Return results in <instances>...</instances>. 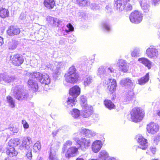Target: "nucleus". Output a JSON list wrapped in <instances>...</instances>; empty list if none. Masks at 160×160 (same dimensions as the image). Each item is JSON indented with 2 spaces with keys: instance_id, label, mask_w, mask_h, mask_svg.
<instances>
[{
  "instance_id": "46",
  "label": "nucleus",
  "mask_w": 160,
  "mask_h": 160,
  "mask_svg": "<svg viewBox=\"0 0 160 160\" xmlns=\"http://www.w3.org/2000/svg\"><path fill=\"white\" fill-rule=\"evenodd\" d=\"M108 154L106 151L103 150L101 151L99 154V157L102 159H103L108 157Z\"/></svg>"
},
{
  "instance_id": "4",
  "label": "nucleus",
  "mask_w": 160,
  "mask_h": 160,
  "mask_svg": "<svg viewBox=\"0 0 160 160\" xmlns=\"http://www.w3.org/2000/svg\"><path fill=\"white\" fill-rule=\"evenodd\" d=\"M131 119L134 122H138L143 119L144 112L139 108H133L130 112Z\"/></svg>"
},
{
  "instance_id": "35",
  "label": "nucleus",
  "mask_w": 160,
  "mask_h": 160,
  "mask_svg": "<svg viewBox=\"0 0 160 160\" xmlns=\"http://www.w3.org/2000/svg\"><path fill=\"white\" fill-rule=\"evenodd\" d=\"M140 4L142 10L145 12H148L149 11V5L146 2V0L140 2Z\"/></svg>"
},
{
  "instance_id": "36",
  "label": "nucleus",
  "mask_w": 160,
  "mask_h": 160,
  "mask_svg": "<svg viewBox=\"0 0 160 160\" xmlns=\"http://www.w3.org/2000/svg\"><path fill=\"white\" fill-rule=\"evenodd\" d=\"M84 85L85 86L89 85L92 81V77L90 76H86L83 78Z\"/></svg>"
},
{
  "instance_id": "40",
  "label": "nucleus",
  "mask_w": 160,
  "mask_h": 160,
  "mask_svg": "<svg viewBox=\"0 0 160 160\" xmlns=\"http://www.w3.org/2000/svg\"><path fill=\"white\" fill-rule=\"evenodd\" d=\"M77 3L81 6L85 7L89 3L88 0H77Z\"/></svg>"
},
{
  "instance_id": "17",
  "label": "nucleus",
  "mask_w": 160,
  "mask_h": 160,
  "mask_svg": "<svg viewBox=\"0 0 160 160\" xmlns=\"http://www.w3.org/2000/svg\"><path fill=\"white\" fill-rule=\"evenodd\" d=\"M137 138H138L137 141L139 144L138 147L143 150L146 149L148 147L147 140L140 135L138 136Z\"/></svg>"
},
{
  "instance_id": "61",
  "label": "nucleus",
  "mask_w": 160,
  "mask_h": 160,
  "mask_svg": "<svg viewBox=\"0 0 160 160\" xmlns=\"http://www.w3.org/2000/svg\"><path fill=\"white\" fill-rule=\"evenodd\" d=\"M105 160H116L115 159V158H109L107 159H106Z\"/></svg>"
},
{
  "instance_id": "19",
  "label": "nucleus",
  "mask_w": 160,
  "mask_h": 160,
  "mask_svg": "<svg viewBox=\"0 0 160 160\" xmlns=\"http://www.w3.org/2000/svg\"><path fill=\"white\" fill-rule=\"evenodd\" d=\"M102 144L101 141L97 140L93 142L92 144V148L95 153L98 152L101 149Z\"/></svg>"
},
{
  "instance_id": "8",
  "label": "nucleus",
  "mask_w": 160,
  "mask_h": 160,
  "mask_svg": "<svg viewBox=\"0 0 160 160\" xmlns=\"http://www.w3.org/2000/svg\"><path fill=\"white\" fill-rule=\"evenodd\" d=\"M56 65V68L55 69H53V68H52V66L50 63L46 66L48 68H50V69L53 71V72L54 73V77L56 78L58 77L60 75V71L62 69L64 68V64L63 62H59L57 63Z\"/></svg>"
},
{
  "instance_id": "63",
  "label": "nucleus",
  "mask_w": 160,
  "mask_h": 160,
  "mask_svg": "<svg viewBox=\"0 0 160 160\" xmlns=\"http://www.w3.org/2000/svg\"><path fill=\"white\" fill-rule=\"evenodd\" d=\"M38 160H43V158L41 157H38Z\"/></svg>"
},
{
  "instance_id": "34",
  "label": "nucleus",
  "mask_w": 160,
  "mask_h": 160,
  "mask_svg": "<svg viewBox=\"0 0 160 160\" xmlns=\"http://www.w3.org/2000/svg\"><path fill=\"white\" fill-rule=\"evenodd\" d=\"M20 143V140L18 138L11 139L8 143V145L14 146H17Z\"/></svg>"
},
{
  "instance_id": "3",
  "label": "nucleus",
  "mask_w": 160,
  "mask_h": 160,
  "mask_svg": "<svg viewBox=\"0 0 160 160\" xmlns=\"http://www.w3.org/2000/svg\"><path fill=\"white\" fill-rule=\"evenodd\" d=\"M30 78H36L42 84L48 85L50 82V79L48 75L46 73H41L39 72H34L31 73L29 75Z\"/></svg>"
},
{
  "instance_id": "43",
  "label": "nucleus",
  "mask_w": 160,
  "mask_h": 160,
  "mask_svg": "<svg viewBox=\"0 0 160 160\" xmlns=\"http://www.w3.org/2000/svg\"><path fill=\"white\" fill-rule=\"evenodd\" d=\"M41 148V145L40 143L38 142H36L33 146V150L35 152H39Z\"/></svg>"
},
{
  "instance_id": "42",
  "label": "nucleus",
  "mask_w": 160,
  "mask_h": 160,
  "mask_svg": "<svg viewBox=\"0 0 160 160\" xmlns=\"http://www.w3.org/2000/svg\"><path fill=\"white\" fill-rule=\"evenodd\" d=\"M140 50L139 48H135L131 52V55L132 57H134L138 56L140 53Z\"/></svg>"
},
{
  "instance_id": "15",
  "label": "nucleus",
  "mask_w": 160,
  "mask_h": 160,
  "mask_svg": "<svg viewBox=\"0 0 160 160\" xmlns=\"http://www.w3.org/2000/svg\"><path fill=\"white\" fill-rule=\"evenodd\" d=\"M117 66L118 67L120 71L124 72H126L128 71V66L126 62L123 60H119L117 63Z\"/></svg>"
},
{
  "instance_id": "45",
  "label": "nucleus",
  "mask_w": 160,
  "mask_h": 160,
  "mask_svg": "<svg viewBox=\"0 0 160 160\" xmlns=\"http://www.w3.org/2000/svg\"><path fill=\"white\" fill-rule=\"evenodd\" d=\"M72 117L75 118H78L80 115V111L76 109H74L71 112Z\"/></svg>"
},
{
  "instance_id": "10",
  "label": "nucleus",
  "mask_w": 160,
  "mask_h": 160,
  "mask_svg": "<svg viewBox=\"0 0 160 160\" xmlns=\"http://www.w3.org/2000/svg\"><path fill=\"white\" fill-rule=\"evenodd\" d=\"M10 60L12 64L16 66H19L23 63L24 61L22 56L19 54L11 56Z\"/></svg>"
},
{
  "instance_id": "37",
  "label": "nucleus",
  "mask_w": 160,
  "mask_h": 160,
  "mask_svg": "<svg viewBox=\"0 0 160 160\" xmlns=\"http://www.w3.org/2000/svg\"><path fill=\"white\" fill-rule=\"evenodd\" d=\"M130 91H128L127 93L126 97L125 99H126V102H128L131 101L133 97L134 93L133 92V89H131Z\"/></svg>"
},
{
  "instance_id": "57",
  "label": "nucleus",
  "mask_w": 160,
  "mask_h": 160,
  "mask_svg": "<svg viewBox=\"0 0 160 160\" xmlns=\"http://www.w3.org/2000/svg\"><path fill=\"white\" fill-rule=\"evenodd\" d=\"M150 150L151 151L153 154H154L156 151V148H151Z\"/></svg>"
},
{
  "instance_id": "52",
  "label": "nucleus",
  "mask_w": 160,
  "mask_h": 160,
  "mask_svg": "<svg viewBox=\"0 0 160 160\" xmlns=\"http://www.w3.org/2000/svg\"><path fill=\"white\" fill-rule=\"evenodd\" d=\"M128 2H126L125 3L124 9L127 10H131L132 8V6L129 3H127Z\"/></svg>"
},
{
  "instance_id": "44",
  "label": "nucleus",
  "mask_w": 160,
  "mask_h": 160,
  "mask_svg": "<svg viewBox=\"0 0 160 160\" xmlns=\"http://www.w3.org/2000/svg\"><path fill=\"white\" fill-rule=\"evenodd\" d=\"M72 144V141L68 140L66 141L63 144V147L62 148V151L64 152L68 147L71 146Z\"/></svg>"
},
{
  "instance_id": "38",
  "label": "nucleus",
  "mask_w": 160,
  "mask_h": 160,
  "mask_svg": "<svg viewBox=\"0 0 160 160\" xmlns=\"http://www.w3.org/2000/svg\"><path fill=\"white\" fill-rule=\"evenodd\" d=\"M104 103L105 106L109 109H112L114 107V105L110 100H105Z\"/></svg>"
},
{
  "instance_id": "23",
  "label": "nucleus",
  "mask_w": 160,
  "mask_h": 160,
  "mask_svg": "<svg viewBox=\"0 0 160 160\" xmlns=\"http://www.w3.org/2000/svg\"><path fill=\"white\" fill-rule=\"evenodd\" d=\"M7 149V153L10 157L16 156L18 154V152L13 146L8 145Z\"/></svg>"
},
{
  "instance_id": "54",
  "label": "nucleus",
  "mask_w": 160,
  "mask_h": 160,
  "mask_svg": "<svg viewBox=\"0 0 160 160\" xmlns=\"http://www.w3.org/2000/svg\"><path fill=\"white\" fill-rule=\"evenodd\" d=\"M22 123L23 125V128L25 129H28L29 128V125L28 122L25 120H22Z\"/></svg>"
},
{
  "instance_id": "7",
  "label": "nucleus",
  "mask_w": 160,
  "mask_h": 160,
  "mask_svg": "<svg viewBox=\"0 0 160 160\" xmlns=\"http://www.w3.org/2000/svg\"><path fill=\"white\" fill-rule=\"evenodd\" d=\"M143 14L137 11L131 13L129 19L130 21L133 23H139L142 20Z\"/></svg>"
},
{
  "instance_id": "21",
  "label": "nucleus",
  "mask_w": 160,
  "mask_h": 160,
  "mask_svg": "<svg viewBox=\"0 0 160 160\" xmlns=\"http://www.w3.org/2000/svg\"><path fill=\"white\" fill-rule=\"evenodd\" d=\"M134 81L129 78L122 79L120 82V83L126 87H129L130 89H133L134 87Z\"/></svg>"
},
{
  "instance_id": "30",
  "label": "nucleus",
  "mask_w": 160,
  "mask_h": 160,
  "mask_svg": "<svg viewBox=\"0 0 160 160\" xmlns=\"http://www.w3.org/2000/svg\"><path fill=\"white\" fill-rule=\"evenodd\" d=\"M19 19L21 20H24L26 19V21L28 23H31L32 21L35 19V18H32L30 16H26L25 13H21L19 17Z\"/></svg>"
},
{
  "instance_id": "56",
  "label": "nucleus",
  "mask_w": 160,
  "mask_h": 160,
  "mask_svg": "<svg viewBox=\"0 0 160 160\" xmlns=\"http://www.w3.org/2000/svg\"><path fill=\"white\" fill-rule=\"evenodd\" d=\"M99 6L98 5L95 4H93L92 5V9L94 10H97L99 9Z\"/></svg>"
},
{
  "instance_id": "18",
  "label": "nucleus",
  "mask_w": 160,
  "mask_h": 160,
  "mask_svg": "<svg viewBox=\"0 0 160 160\" xmlns=\"http://www.w3.org/2000/svg\"><path fill=\"white\" fill-rule=\"evenodd\" d=\"M31 142V138L30 137H28L26 140H23L22 141V144L19 146V149L21 150L29 149L30 144Z\"/></svg>"
},
{
  "instance_id": "22",
  "label": "nucleus",
  "mask_w": 160,
  "mask_h": 160,
  "mask_svg": "<svg viewBox=\"0 0 160 160\" xmlns=\"http://www.w3.org/2000/svg\"><path fill=\"white\" fill-rule=\"evenodd\" d=\"M58 148V146L57 145L52 146L49 154V158L50 159L55 160L56 159L57 157L56 152Z\"/></svg>"
},
{
  "instance_id": "29",
  "label": "nucleus",
  "mask_w": 160,
  "mask_h": 160,
  "mask_svg": "<svg viewBox=\"0 0 160 160\" xmlns=\"http://www.w3.org/2000/svg\"><path fill=\"white\" fill-rule=\"evenodd\" d=\"M28 86L31 88L34 91L36 92L38 90V86L37 83L34 82L31 79H29L27 82Z\"/></svg>"
},
{
  "instance_id": "28",
  "label": "nucleus",
  "mask_w": 160,
  "mask_h": 160,
  "mask_svg": "<svg viewBox=\"0 0 160 160\" xmlns=\"http://www.w3.org/2000/svg\"><path fill=\"white\" fill-rule=\"evenodd\" d=\"M3 81L7 83H10L14 81L16 78L14 76L9 75L6 73H4Z\"/></svg>"
},
{
  "instance_id": "2",
  "label": "nucleus",
  "mask_w": 160,
  "mask_h": 160,
  "mask_svg": "<svg viewBox=\"0 0 160 160\" xmlns=\"http://www.w3.org/2000/svg\"><path fill=\"white\" fill-rule=\"evenodd\" d=\"M78 77V75L76 72V69L74 66L70 68L68 72L65 75L66 81L71 83L76 82Z\"/></svg>"
},
{
  "instance_id": "16",
  "label": "nucleus",
  "mask_w": 160,
  "mask_h": 160,
  "mask_svg": "<svg viewBox=\"0 0 160 160\" xmlns=\"http://www.w3.org/2000/svg\"><path fill=\"white\" fill-rule=\"evenodd\" d=\"M47 21L49 25L52 27H58L61 21L58 19L51 16H48Z\"/></svg>"
},
{
  "instance_id": "53",
  "label": "nucleus",
  "mask_w": 160,
  "mask_h": 160,
  "mask_svg": "<svg viewBox=\"0 0 160 160\" xmlns=\"http://www.w3.org/2000/svg\"><path fill=\"white\" fill-rule=\"evenodd\" d=\"M106 68L105 72L108 74H109L110 73H112L114 72V69L112 67H109L107 68Z\"/></svg>"
},
{
  "instance_id": "1",
  "label": "nucleus",
  "mask_w": 160,
  "mask_h": 160,
  "mask_svg": "<svg viewBox=\"0 0 160 160\" xmlns=\"http://www.w3.org/2000/svg\"><path fill=\"white\" fill-rule=\"evenodd\" d=\"M69 93L70 96L68 97L67 102L69 106L72 107L75 104L76 98L80 93V88L77 86H74L70 89Z\"/></svg>"
},
{
  "instance_id": "58",
  "label": "nucleus",
  "mask_w": 160,
  "mask_h": 160,
  "mask_svg": "<svg viewBox=\"0 0 160 160\" xmlns=\"http://www.w3.org/2000/svg\"><path fill=\"white\" fill-rule=\"evenodd\" d=\"M105 9L107 10V11H110V10L111 9V6L110 5H107L106 8Z\"/></svg>"
},
{
  "instance_id": "50",
  "label": "nucleus",
  "mask_w": 160,
  "mask_h": 160,
  "mask_svg": "<svg viewBox=\"0 0 160 160\" xmlns=\"http://www.w3.org/2000/svg\"><path fill=\"white\" fill-rule=\"evenodd\" d=\"M17 47V43L15 42L12 41L10 42L9 44V49H15Z\"/></svg>"
},
{
  "instance_id": "5",
  "label": "nucleus",
  "mask_w": 160,
  "mask_h": 160,
  "mask_svg": "<svg viewBox=\"0 0 160 160\" xmlns=\"http://www.w3.org/2000/svg\"><path fill=\"white\" fill-rule=\"evenodd\" d=\"M13 90L15 98L19 101L26 100L28 97V93L20 88H14Z\"/></svg>"
},
{
  "instance_id": "27",
  "label": "nucleus",
  "mask_w": 160,
  "mask_h": 160,
  "mask_svg": "<svg viewBox=\"0 0 160 160\" xmlns=\"http://www.w3.org/2000/svg\"><path fill=\"white\" fill-rule=\"evenodd\" d=\"M138 61L147 67L149 69L151 68L152 63L148 59L144 58H141L138 59Z\"/></svg>"
},
{
  "instance_id": "39",
  "label": "nucleus",
  "mask_w": 160,
  "mask_h": 160,
  "mask_svg": "<svg viewBox=\"0 0 160 160\" xmlns=\"http://www.w3.org/2000/svg\"><path fill=\"white\" fill-rule=\"evenodd\" d=\"M7 101L11 108H13L15 107V101L12 97L10 96L7 97Z\"/></svg>"
},
{
  "instance_id": "12",
  "label": "nucleus",
  "mask_w": 160,
  "mask_h": 160,
  "mask_svg": "<svg viewBox=\"0 0 160 160\" xmlns=\"http://www.w3.org/2000/svg\"><path fill=\"white\" fill-rule=\"evenodd\" d=\"M147 131L149 133L153 134L158 131L159 129V126L156 123L151 122L147 125Z\"/></svg>"
},
{
  "instance_id": "55",
  "label": "nucleus",
  "mask_w": 160,
  "mask_h": 160,
  "mask_svg": "<svg viewBox=\"0 0 160 160\" xmlns=\"http://www.w3.org/2000/svg\"><path fill=\"white\" fill-rule=\"evenodd\" d=\"M28 150V152H27L26 154V156L28 159H31L32 157V150L31 149H29Z\"/></svg>"
},
{
  "instance_id": "13",
  "label": "nucleus",
  "mask_w": 160,
  "mask_h": 160,
  "mask_svg": "<svg viewBox=\"0 0 160 160\" xmlns=\"http://www.w3.org/2000/svg\"><path fill=\"white\" fill-rule=\"evenodd\" d=\"M109 82L108 83L106 90L109 93L112 94L116 90L117 84L116 80L114 79H110Z\"/></svg>"
},
{
  "instance_id": "26",
  "label": "nucleus",
  "mask_w": 160,
  "mask_h": 160,
  "mask_svg": "<svg viewBox=\"0 0 160 160\" xmlns=\"http://www.w3.org/2000/svg\"><path fill=\"white\" fill-rule=\"evenodd\" d=\"M43 4L47 8L51 9L53 8L55 2L54 0H44Z\"/></svg>"
},
{
  "instance_id": "14",
  "label": "nucleus",
  "mask_w": 160,
  "mask_h": 160,
  "mask_svg": "<svg viewBox=\"0 0 160 160\" xmlns=\"http://www.w3.org/2000/svg\"><path fill=\"white\" fill-rule=\"evenodd\" d=\"M78 153V148L76 147H71L69 148L65 154L67 158H70L76 156Z\"/></svg>"
},
{
  "instance_id": "60",
  "label": "nucleus",
  "mask_w": 160,
  "mask_h": 160,
  "mask_svg": "<svg viewBox=\"0 0 160 160\" xmlns=\"http://www.w3.org/2000/svg\"><path fill=\"white\" fill-rule=\"evenodd\" d=\"M57 133H58V131L57 130L54 131L52 133V135L53 136V137H55V136H56V135H57Z\"/></svg>"
},
{
  "instance_id": "41",
  "label": "nucleus",
  "mask_w": 160,
  "mask_h": 160,
  "mask_svg": "<svg viewBox=\"0 0 160 160\" xmlns=\"http://www.w3.org/2000/svg\"><path fill=\"white\" fill-rule=\"evenodd\" d=\"M102 28L108 32L111 30V27L109 24L107 22H103L101 25Z\"/></svg>"
},
{
  "instance_id": "33",
  "label": "nucleus",
  "mask_w": 160,
  "mask_h": 160,
  "mask_svg": "<svg viewBox=\"0 0 160 160\" xmlns=\"http://www.w3.org/2000/svg\"><path fill=\"white\" fill-rule=\"evenodd\" d=\"M106 68L103 67H100L98 70L97 74L100 77H102L108 75V74L105 72Z\"/></svg>"
},
{
  "instance_id": "48",
  "label": "nucleus",
  "mask_w": 160,
  "mask_h": 160,
  "mask_svg": "<svg viewBox=\"0 0 160 160\" xmlns=\"http://www.w3.org/2000/svg\"><path fill=\"white\" fill-rule=\"evenodd\" d=\"M80 101L82 107L83 106H88L87 104V100L85 96L84 95L82 96L81 97Z\"/></svg>"
},
{
  "instance_id": "49",
  "label": "nucleus",
  "mask_w": 160,
  "mask_h": 160,
  "mask_svg": "<svg viewBox=\"0 0 160 160\" xmlns=\"http://www.w3.org/2000/svg\"><path fill=\"white\" fill-rule=\"evenodd\" d=\"M9 129L13 133H18L19 131L18 128L15 125H12L10 126Z\"/></svg>"
},
{
  "instance_id": "6",
  "label": "nucleus",
  "mask_w": 160,
  "mask_h": 160,
  "mask_svg": "<svg viewBox=\"0 0 160 160\" xmlns=\"http://www.w3.org/2000/svg\"><path fill=\"white\" fill-rule=\"evenodd\" d=\"M73 139L77 143L79 148L83 151H86L90 146L91 141L89 139L84 138L79 140V138L77 137H74Z\"/></svg>"
},
{
  "instance_id": "62",
  "label": "nucleus",
  "mask_w": 160,
  "mask_h": 160,
  "mask_svg": "<svg viewBox=\"0 0 160 160\" xmlns=\"http://www.w3.org/2000/svg\"><path fill=\"white\" fill-rule=\"evenodd\" d=\"M76 160H84V159L83 158L79 157Z\"/></svg>"
},
{
  "instance_id": "64",
  "label": "nucleus",
  "mask_w": 160,
  "mask_h": 160,
  "mask_svg": "<svg viewBox=\"0 0 160 160\" xmlns=\"http://www.w3.org/2000/svg\"><path fill=\"white\" fill-rule=\"evenodd\" d=\"M157 114L158 116H160V110L157 111Z\"/></svg>"
},
{
  "instance_id": "25",
  "label": "nucleus",
  "mask_w": 160,
  "mask_h": 160,
  "mask_svg": "<svg viewBox=\"0 0 160 160\" xmlns=\"http://www.w3.org/2000/svg\"><path fill=\"white\" fill-rule=\"evenodd\" d=\"M81 135H85L86 136L89 137L94 136L96 135V133L94 131L89 130L88 129H86L84 128H82L80 131Z\"/></svg>"
},
{
  "instance_id": "32",
  "label": "nucleus",
  "mask_w": 160,
  "mask_h": 160,
  "mask_svg": "<svg viewBox=\"0 0 160 160\" xmlns=\"http://www.w3.org/2000/svg\"><path fill=\"white\" fill-rule=\"evenodd\" d=\"M149 73H147L145 76L140 78L138 79V83L141 85L144 84L148 81L149 80Z\"/></svg>"
},
{
  "instance_id": "31",
  "label": "nucleus",
  "mask_w": 160,
  "mask_h": 160,
  "mask_svg": "<svg viewBox=\"0 0 160 160\" xmlns=\"http://www.w3.org/2000/svg\"><path fill=\"white\" fill-rule=\"evenodd\" d=\"M9 16V12L8 9L5 8H0V17L2 18H5Z\"/></svg>"
},
{
  "instance_id": "59",
  "label": "nucleus",
  "mask_w": 160,
  "mask_h": 160,
  "mask_svg": "<svg viewBox=\"0 0 160 160\" xmlns=\"http://www.w3.org/2000/svg\"><path fill=\"white\" fill-rule=\"evenodd\" d=\"M4 75V73H0V82L2 81V80L3 81V77Z\"/></svg>"
},
{
  "instance_id": "24",
  "label": "nucleus",
  "mask_w": 160,
  "mask_h": 160,
  "mask_svg": "<svg viewBox=\"0 0 160 160\" xmlns=\"http://www.w3.org/2000/svg\"><path fill=\"white\" fill-rule=\"evenodd\" d=\"M20 32V29L13 26L10 27L7 31V33L9 36L17 35Z\"/></svg>"
},
{
  "instance_id": "51",
  "label": "nucleus",
  "mask_w": 160,
  "mask_h": 160,
  "mask_svg": "<svg viewBox=\"0 0 160 160\" xmlns=\"http://www.w3.org/2000/svg\"><path fill=\"white\" fill-rule=\"evenodd\" d=\"M154 141L156 144H158L160 142V134H158L154 137Z\"/></svg>"
},
{
  "instance_id": "47",
  "label": "nucleus",
  "mask_w": 160,
  "mask_h": 160,
  "mask_svg": "<svg viewBox=\"0 0 160 160\" xmlns=\"http://www.w3.org/2000/svg\"><path fill=\"white\" fill-rule=\"evenodd\" d=\"M66 27L68 29H66L65 31L63 30V31L64 32H66L67 33H68L70 32H72L74 30V28L72 25L70 23H68Z\"/></svg>"
},
{
  "instance_id": "11",
  "label": "nucleus",
  "mask_w": 160,
  "mask_h": 160,
  "mask_svg": "<svg viewBox=\"0 0 160 160\" xmlns=\"http://www.w3.org/2000/svg\"><path fill=\"white\" fill-rule=\"evenodd\" d=\"M130 0H116L114 4L115 9L118 12L122 11L124 9V6L126 2H128Z\"/></svg>"
},
{
  "instance_id": "9",
  "label": "nucleus",
  "mask_w": 160,
  "mask_h": 160,
  "mask_svg": "<svg viewBox=\"0 0 160 160\" xmlns=\"http://www.w3.org/2000/svg\"><path fill=\"white\" fill-rule=\"evenodd\" d=\"M147 56L150 58L155 59L158 56V50L153 46H150L146 51Z\"/></svg>"
},
{
  "instance_id": "20",
  "label": "nucleus",
  "mask_w": 160,
  "mask_h": 160,
  "mask_svg": "<svg viewBox=\"0 0 160 160\" xmlns=\"http://www.w3.org/2000/svg\"><path fill=\"white\" fill-rule=\"evenodd\" d=\"M92 113V108L88 106H83L82 115L84 118H88Z\"/></svg>"
}]
</instances>
